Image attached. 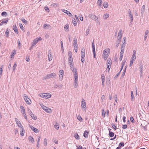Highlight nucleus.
<instances>
[{"label": "nucleus", "instance_id": "obj_12", "mask_svg": "<svg viewBox=\"0 0 149 149\" xmlns=\"http://www.w3.org/2000/svg\"><path fill=\"white\" fill-rule=\"evenodd\" d=\"M146 7L145 5H143L141 9V14L143 15L144 14V12L145 11Z\"/></svg>", "mask_w": 149, "mask_h": 149}, {"label": "nucleus", "instance_id": "obj_17", "mask_svg": "<svg viewBox=\"0 0 149 149\" xmlns=\"http://www.w3.org/2000/svg\"><path fill=\"white\" fill-rule=\"evenodd\" d=\"M20 109L22 114H24L25 113V109L24 107L23 106H20Z\"/></svg>", "mask_w": 149, "mask_h": 149}, {"label": "nucleus", "instance_id": "obj_15", "mask_svg": "<svg viewBox=\"0 0 149 149\" xmlns=\"http://www.w3.org/2000/svg\"><path fill=\"white\" fill-rule=\"evenodd\" d=\"M48 53H49L48 54V59L49 61H51L52 59V55L51 54V52L50 50H49Z\"/></svg>", "mask_w": 149, "mask_h": 149}, {"label": "nucleus", "instance_id": "obj_5", "mask_svg": "<svg viewBox=\"0 0 149 149\" xmlns=\"http://www.w3.org/2000/svg\"><path fill=\"white\" fill-rule=\"evenodd\" d=\"M81 106L82 108L84 110L86 111V102L84 99H82Z\"/></svg>", "mask_w": 149, "mask_h": 149}, {"label": "nucleus", "instance_id": "obj_7", "mask_svg": "<svg viewBox=\"0 0 149 149\" xmlns=\"http://www.w3.org/2000/svg\"><path fill=\"white\" fill-rule=\"evenodd\" d=\"M59 80L60 81H61L63 79V77L64 74V71L63 70H60L59 71Z\"/></svg>", "mask_w": 149, "mask_h": 149}, {"label": "nucleus", "instance_id": "obj_49", "mask_svg": "<svg viewBox=\"0 0 149 149\" xmlns=\"http://www.w3.org/2000/svg\"><path fill=\"white\" fill-rule=\"evenodd\" d=\"M102 114L103 116L104 117L106 114V112L104 110H103L102 111Z\"/></svg>", "mask_w": 149, "mask_h": 149}, {"label": "nucleus", "instance_id": "obj_54", "mask_svg": "<svg viewBox=\"0 0 149 149\" xmlns=\"http://www.w3.org/2000/svg\"><path fill=\"white\" fill-rule=\"evenodd\" d=\"M45 9L47 12H49V8L48 7L46 6L45 7Z\"/></svg>", "mask_w": 149, "mask_h": 149}, {"label": "nucleus", "instance_id": "obj_13", "mask_svg": "<svg viewBox=\"0 0 149 149\" xmlns=\"http://www.w3.org/2000/svg\"><path fill=\"white\" fill-rule=\"evenodd\" d=\"M63 85L60 84H56L54 86V87L57 88H62Z\"/></svg>", "mask_w": 149, "mask_h": 149}, {"label": "nucleus", "instance_id": "obj_48", "mask_svg": "<svg viewBox=\"0 0 149 149\" xmlns=\"http://www.w3.org/2000/svg\"><path fill=\"white\" fill-rule=\"evenodd\" d=\"M17 43L18 44V48L19 49H20L21 48V45L19 39L17 41Z\"/></svg>", "mask_w": 149, "mask_h": 149}, {"label": "nucleus", "instance_id": "obj_42", "mask_svg": "<svg viewBox=\"0 0 149 149\" xmlns=\"http://www.w3.org/2000/svg\"><path fill=\"white\" fill-rule=\"evenodd\" d=\"M54 127L56 129L58 130L59 128V125L56 123V124L54 125Z\"/></svg>", "mask_w": 149, "mask_h": 149}, {"label": "nucleus", "instance_id": "obj_11", "mask_svg": "<svg viewBox=\"0 0 149 149\" xmlns=\"http://www.w3.org/2000/svg\"><path fill=\"white\" fill-rule=\"evenodd\" d=\"M61 11L63 12L66 13L69 16H71L72 15V14L70 13V12L68 10L65 9H61Z\"/></svg>", "mask_w": 149, "mask_h": 149}, {"label": "nucleus", "instance_id": "obj_30", "mask_svg": "<svg viewBox=\"0 0 149 149\" xmlns=\"http://www.w3.org/2000/svg\"><path fill=\"white\" fill-rule=\"evenodd\" d=\"M92 48L93 52H95V46L94 43V41H93L92 43Z\"/></svg>", "mask_w": 149, "mask_h": 149}, {"label": "nucleus", "instance_id": "obj_46", "mask_svg": "<svg viewBox=\"0 0 149 149\" xmlns=\"http://www.w3.org/2000/svg\"><path fill=\"white\" fill-rule=\"evenodd\" d=\"M134 95L132 91H131V101H133V100L134 98Z\"/></svg>", "mask_w": 149, "mask_h": 149}, {"label": "nucleus", "instance_id": "obj_1", "mask_svg": "<svg viewBox=\"0 0 149 149\" xmlns=\"http://www.w3.org/2000/svg\"><path fill=\"white\" fill-rule=\"evenodd\" d=\"M110 52V49L109 48H107L105 49L103 51V56L105 60H106L108 57V54Z\"/></svg>", "mask_w": 149, "mask_h": 149}, {"label": "nucleus", "instance_id": "obj_10", "mask_svg": "<svg viewBox=\"0 0 149 149\" xmlns=\"http://www.w3.org/2000/svg\"><path fill=\"white\" fill-rule=\"evenodd\" d=\"M89 17L92 19L93 20H94L96 22L98 21V18L96 17V16L93 14H90L89 15Z\"/></svg>", "mask_w": 149, "mask_h": 149}, {"label": "nucleus", "instance_id": "obj_21", "mask_svg": "<svg viewBox=\"0 0 149 149\" xmlns=\"http://www.w3.org/2000/svg\"><path fill=\"white\" fill-rule=\"evenodd\" d=\"M29 141H31L32 143H33L34 142V139L31 136H30L29 137Z\"/></svg>", "mask_w": 149, "mask_h": 149}, {"label": "nucleus", "instance_id": "obj_22", "mask_svg": "<svg viewBox=\"0 0 149 149\" xmlns=\"http://www.w3.org/2000/svg\"><path fill=\"white\" fill-rule=\"evenodd\" d=\"M88 132L86 131H85L84 133V136L85 138L88 137Z\"/></svg>", "mask_w": 149, "mask_h": 149}, {"label": "nucleus", "instance_id": "obj_2", "mask_svg": "<svg viewBox=\"0 0 149 149\" xmlns=\"http://www.w3.org/2000/svg\"><path fill=\"white\" fill-rule=\"evenodd\" d=\"M24 99L25 100L26 103L28 104H30L31 103V100L26 95L24 94L23 96Z\"/></svg>", "mask_w": 149, "mask_h": 149}, {"label": "nucleus", "instance_id": "obj_9", "mask_svg": "<svg viewBox=\"0 0 149 149\" xmlns=\"http://www.w3.org/2000/svg\"><path fill=\"white\" fill-rule=\"evenodd\" d=\"M42 39L40 37H39L38 38H36L33 40L32 44L33 45V46H35L38 42V41L41 40Z\"/></svg>", "mask_w": 149, "mask_h": 149}, {"label": "nucleus", "instance_id": "obj_45", "mask_svg": "<svg viewBox=\"0 0 149 149\" xmlns=\"http://www.w3.org/2000/svg\"><path fill=\"white\" fill-rule=\"evenodd\" d=\"M22 21L25 24H26L27 23V21L24 19L23 18L21 19Z\"/></svg>", "mask_w": 149, "mask_h": 149}, {"label": "nucleus", "instance_id": "obj_50", "mask_svg": "<svg viewBox=\"0 0 149 149\" xmlns=\"http://www.w3.org/2000/svg\"><path fill=\"white\" fill-rule=\"evenodd\" d=\"M118 41L117 40L116 44V47H117L119 45L120 42Z\"/></svg>", "mask_w": 149, "mask_h": 149}, {"label": "nucleus", "instance_id": "obj_55", "mask_svg": "<svg viewBox=\"0 0 149 149\" xmlns=\"http://www.w3.org/2000/svg\"><path fill=\"white\" fill-rule=\"evenodd\" d=\"M49 27V25L48 24H45L43 26V27L44 28H48Z\"/></svg>", "mask_w": 149, "mask_h": 149}, {"label": "nucleus", "instance_id": "obj_38", "mask_svg": "<svg viewBox=\"0 0 149 149\" xmlns=\"http://www.w3.org/2000/svg\"><path fill=\"white\" fill-rule=\"evenodd\" d=\"M72 71L74 73V74H77V69L76 68H73V70Z\"/></svg>", "mask_w": 149, "mask_h": 149}, {"label": "nucleus", "instance_id": "obj_20", "mask_svg": "<svg viewBox=\"0 0 149 149\" xmlns=\"http://www.w3.org/2000/svg\"><path fill=\"white\" fill-rule=\"evenodd\" d=\"M24 131V128H22L21 129L20 131V135L21 136H24L25 132Z\"/></svg>", "mask_w": 149, "mask_h": 149}, {"label": "nucleus", "instance_id": "obj_6", "mask_svg": "<svg viewBox=\"0 0 149 149\" xmlns=\"http://www.w3.org/2000/svg\"><path fill=\"white\" fill-rule=\"evenodd\" d=\"M56 74L55 73H53L51 74H47L45 76L46 79H49L50 78H55Z\"/></svg>", "mask_w": 149, "mask_h": 149}, {"label": "nucleus", "instance_id": "obj_36", "mask_svg": "<svg viewBox=\"0 0 149 149\" xmlns=\"http://www.w3.org/2000/svg\"><path fill=\"white\" fill-rule=\"evenodd\" d=\"M124 53V50H121V51L120 53V56L123 57V54Z\"/></svg>", "mask_w": 149, "mask_h": 149}, {"label": "nucleus", "instance_id": "obj_52", "mask_svg": "<svg viewBox=\"0 0 149 149\" xmlns=\"http://www.w3.org/2000/svg\"><path fill=\"white\" fill-rule=\"evenodd\" d=\"M130 120H131V122L132 123H134V118H133V117L131 116L130 117Z\"/></svg>", "mask_w": 149, "mask_h": 149}, {"label": "nucleus", "instance_id": "obj_58", "mask_svg": "<svg viewBox=\"0 0 149 149\" xmlns=\"http://www.w3.org/2000/svg\"><path fill=\"white\" fill-rule=\"evenodd\" d=\"M68 61H69V63H70V62H73V59L72 58H68Z\"/></svg>", "mask_w": 149, "mask_h": 149}, {"label": "nucleus", "instance_id": "obj_14", "mask_svg": "<svg viewBox=\"0 0 149 149\" xmlns=\"http://www.w3.org/2000/svg\"><path fill=\"white\" fill-rule=\"evenodd\" d=\"M85 50L84 49L82 48L81 49V57H84L85 56Z\"/></svg>", "mask_w": 149, "mask_h": 149}, {"label": "nucleus", "instance_id": "obj_28", "mask_svg": "<svg viewBox=\"0 0 149 149\" xmlns=\"http://www.w3.org/2000/svg\"><path fill=\"white\" fill-rule=\"evenodd\" d=\"M74 81H78V74H74Z\"/></svg>", "mask_w": 149, "mask_h": 149}, {"label": "nucleus", "instance_id": "obj_18", "mask_svg": "<svg viewBox=\"0 0 149 149\" xmlns=\"http://www.w3.org/2000/svg\"><path fill=\"white\" fill-rule=\"evenodd\" d=\"M102 0H98L97 1V4L99 7H101L102 6Z\"/></svg>", "mask_w": 149, "mask_h": 149}, {"label": "nucleus", "instance_id": "obj_44", "mask_svg": "<svg viewBox=\"0 0 149 149\" xmlns=\"http://www.w3.org/2000/svg\"><path fill=\"white\" fill-rule=\"evenodd\" d=\"M17 65L16 62H15L13 67V71H15L17 67Z\"/></svg>", "mask_w": 149, "mask_h": 149}, {"label": "nucleus", "instance_id": "obj_23", "mask_svg": "<svg viewBox=\"0 0 149 149\" xmlns=\"http://www.w3.org/2000/svg\"><path fill=\"white\" fill-rule=\"evenodd\" d=\"M103 6L104 8H107L108 7L109 4L107 2H104L103 3Z\"/></svg>", "mask_w": 149, "mask_h": 149}, {"label": "nucleus", "instance_id": "obj_59", "mask_svg": "<svg viewBox=\"0 0 149 149\" xmlns=\"http://www.w3.org/2000/svg\"><path fill=\"white\" fill-rule=\"evenodd\" d=\"M102 80H105V78L104 74H102L101 75Z\"/></svg>", "mask_w": 149, "mask_h": 149}, {"label": "nucleus", "instance_id": "obj_64", "mask_svg": "<svg viewBox=\"0 0 149 149\" xmlns=\"http://www.w3.org/2000/svg\"><path fill=\"white\" fill-rule=\"evenodd\" d=\"M112 126L113 128L115 130H116L117 127L115 125V124H112Z\"/></svg>", "mask_w": 149, "mask_h": 149}, {"label": "nucleus", "instance_id": "obj_40", "mask_svg": "<svg viewBox=\"0 0 149 149\" xmlns=\"http://www.w3.org/2000/svg\"><path fill=\"white\" fill-rule=\"evenodd\" d=\"M73 45L74 48H77V47L78 45L77 42H74L73 43Z\"/></svg>", "mask_w": 149, "mask_h": 149}, {"label": "nucleus", "instance_id": "obj_41", "mask_svg": "<svg viewBox=\"0 0 149 149\" xmlns=\"http://www.w3.org/2000/svg\"><path fill=\"white\" fill-rule=\"evenodd\" d=\"M122 36H120V35H118L117 37V41H118L119 42L120 41V39L121 38Z\"/></svg>", "mask_w": 149, "mask_h": 149}, {"label": "nucleus", "instance_id": "obj_8", "mask_svg": "<svg viewBox=\"0 0 149 149\" xmlns=\"http://www.w3.org/2000/svg\"><path fill=\"white\" fill-rule=\"evenodd\" d=\"M128 16L130 19V22H132L133 20V16L131 10L130 9L128 10Z\"/></svg>", "mask_w": 149, "mask_h": 149}, {"label": "nucleus", "instance_id": "obj_57", "mask_svg": "<svg viewBox=\"0 0 149 149\" xmlns=\"http://www.w3.org/2000/svg\"><path fill=\"white\" fill-rule=\"evenodd\" d=\"M123 34V31L122 30H120L118 32V35H120V36H122Z\"/></svg>", "mask_w": 149, "mask_h": 149}, {"label": "nucleus", "instance_id": "obj_32", "mask_svg": "<svg viewBox=\"0 0 149 149\" xmlns=\"http://www.w3.org/2000/svg\"><path fill=\"white\" fill-rule=\"evenodd\" d=\"M136 58V56H135L134 55H133L131 58L130 61H133L134 62Z\"/></svg>", "mask_w": 149, "mask_h": 149}, {"label": "nucleus", "instance_id": "obj_4", "mask_svg": "<svg viewBox=\"0 0 149 149\" xmlns=\"http://www.w3.org/2000/svg\"><path fill=\"white\" fill-rule=\"evenodd\" d=\"M41 107L43 110L47 113H50L52 112V110L46 107L44 105H42Z\"/></svg>", "mask_w": 149, "mask_h": 149}, {"label": "nucleus", "instance_id": "obj_35", "mask_svg": "<svg viewBox=\"0 0 149 149\" xmlns=\"http://www.w3.org/2000/svg\"><path fill=\"white\" fill-rule=\"evenodd\" d=\"M30 115L31 116V117L34 120H36L37 119L36 116H34V115L33 113H32L31 115Z\"/></svg>", "mask_w": 149, "mask_h": 149}, {"label": "nucleus", "instance_id": "obj_47", "mask_svg": "<svg viewBox=\"0 0 149 149\" xmlns=\"http://www.w3.org/2000/svg\"><path fill=\"white\" fill-rule=\"evenodd\" d=\"M18 126L19 127L21 128V129L23 128V126L22 125V124L20 122L17 124Z\"/></svg>", "mask_w": 149, "mask_h": 149}, {"label": "nucleus", "instance_id": "obj_43", "mask_svg": "<svg viewBox=\"0 0 149 149\" xmlns=\"http://www.w3.org/2000/svg\"><path fill=\"white\" fill-rule=\"evenodd\" d=\"M44 144L45 146H46L47 145V140L46 138H45L44 140Z\"/></svg>", "mask_w": 149, "mask_h": 149}, {"label": "nucleus", "instance_id": "obj_34", "mask_svg": "<svg viewBox=\"0 0 149 149\" xmlns=\"http://www.w3.org/2000/svg\"><path fill=\"white\" fill-rule=\"evenodd\" d=\"M109 135L110 137H113L114 135V134L113 132H109Z\"/></svg>", "mask_w": 149, "mask_h": 149}, {"label": "nucleus", "instance_id": "obj_63", "mask_svg": "<svg viewBox=\"0 0 149 149\" xmlns=\"http://www.w3.org/2000/svg\"><path fill=\"white\" fill-rule=\"evenodd\" d=\"M15 120L16 123L17 124L20 122L19 120L16 118H15Z\"/></svg>", "mask_w": 149, "mask_h": 149}, {"label": "nucleus", "instance_id": "obj_53", "mask_svg": "<svg viewBox=\"0 0 149 149\" xmlns=\"http://www.w3.org/2000/svg\"><path fill=\"white\" fill-rule=\"evenodd\" d=\"M124 146V144L123 142H120L119 144V146L120 147L121 146Z\"/></svg>", "mask_w": 149, "mask_h": 149}, {"label": "nucleus", "instance_id": "obj_39", "mask_svg": "<svg viewBox=\"0 0 149 149\" xmlns=\"http://www.w3.org/2000/svg\"><path fill=\"white\" fill-rule=\"evenodd\" d=\"M111 60H108L107 63V66L109 65V66H111Z\"/></svg>", "mask_w": 149, "mask_h": 149}, {"label": "nucleus", "instance_id": "obj_29", "mask_svg": "<svg viewBox=\"0 0 149 149\" xmlns=\"http://www.w3.org/2000/svg\"><path fill=\"white\" fill-rule=\"evenodd\" d=\"M148 30H147L145 33V36H144V40H146L148 34Z\"/></svg>", "mask_w": 149, "mask_h": 149}, {"label": "nucleus", "instance_id": "obj_37", "mask_svg": "<svg viewBox=\"0 0 149 149\" xmlns=\"http://www.w3.org/2000/svg\"><path fill=\"white\" fill-rule=\"evenodd\" d=\"M77 119L79 121H81L83 120V119L82 117L79 115L77 117Z\"/></svg>", "mask_w": 149, "mask_h": 149}, {"label": "nucleus", "instance_id": "obj_56", "mask_svg": "<svg viewBox=\"0 0 149 149\" xmlns=\"http://www.w3.org/2000/svg\"><path fill=\"white\" fill-rule=\"evenodd\" d=\"M7 14V13L6 12H3L2 13L1 15L2 16H6Z\"/></svg>", "mask_w": 149, "mask_h": 149}, {"label": "nucleus", "instance_id": "obj_24", "mask_svg": "<svg viewBox=\"0 0 149 149\" xmlns=\"http://www.w3.org/2000/svg\"><path fill=\"white\" fill-rule=\"evenodd\" d=\"M16 54V51L14 49L13 51V52L12 53L10 57L11 58H13L14 55Z\"/></svg>", "mask_w": 149, "mask_h": 149}, {"label": "nucleus", "instance_id": "obj_33", "mask_svg": "<svg viewBox=\"0 0 149 149\" xmlns=\"http://www.w3.org/2000/svg\"><path fill=\"white\" fill-rule=\"evenodd\" d=\"M72 24L74 26H75L77 25V22L76 20L75 19H74L72 20Z\"/></svg>", "mask_w": 149, "mask_h": 149}, {"label": "nucleus", "instance_id": "obj_62", "mask_svg": "<svg viewBox=\"0 0 149 149\" xmlns=\"http://www.w3.org/2000/svg\"><path fill=\"white\" fill-rule=\"evenodd\" d=\"M89 31L90 29H87L86 34V36H87L89 34Z\"/></svg>", "mask_w": 149, "mask_h": 149}, {"label": "nucleus", "instance_id": "obj_26", "mask_svg": "<svg viewBox=\"0 0 149 149\" xmlns=\"http://www.w3.org/2000/svg\"><path fill=\"white\" fill-rule=\"evenodd\" d=\"M8 22V20L6 19L5 20V21H3L1 22L0 23V25H2L4 24H7Z\"/></svg>", "mask_w": 149, "mask_h": 149}, {"label": "nucleus", "instance_id": "obj_60", "mask_svg": "<svg viewBox=\"0 0 149 149\" xmlns=\"http://www.w3.org/2000/svg\"><path fill=\"white\" fill-rule=\"evenodd\" d=\"M105 99V96L104 95L102 96L101 97L102 102H103L104 101Z\"/></svg>", "mask_w": 149, "mask_h": 149}, {"label": "nucleus", "instance_id": "obj_27", "mask_svg": "<svg viewBox=\"0 0 149 149\" xmlns=\"http://www.w3.org/2000/svg\"><path fill=\"white\" fill-rule=\"evenodd\" d=\"M125 42H123L122 43L121 45V50H124V48L125 47Z\"/></svg>", "mask_w": 149, "mask_h": 149}, {"label": "nucleus", "instance_id": "obj_3", "mask_svg": "<svg viewBox=\"0 0 149 149\" xmlns=\"http://www.w3.org/2000/svg\"><path fill=\"white\" fill-rule=\"evenodd\" d=\"M39 96L43 98L48 99L51 97V95L50 94L47 93L40 94H39Z\"/></svg>", "mask_w": 149, "mask_h": 149}, {"label": "nucleus", "instance_id": "obj_31", "mask_svg": "<svg viewBox=\"0 0 149 149\" xmlns=\"http://www.w3.org/2000/svg\"><path fill=\"white\" fill-rule=\"evenodd\" d=\"M77 81H74V87L75 88H76L78 85V83H77Z\"/></svg>", "mask_w": 149, "mask_h": 149}, {"label": "nucleus", "instance_id": "obj_51", "mask_svg": "<svg viewBox=\"0 0 149 149\" xmlns=\"http://www.w3.org/2000/svg\"><path fill=\"white\" fill-rule=\"evenodd\" d=\"M9 31L8 29H7L6 31V35L7 37H8V34Z\"/></svg>", "mask_w": 149, "mask_h": 149}, {"label": "nucleus", "instance_id": "obj_61", "mask_svg": "<svg viewBox=\"0 0 149 149\" xmlns=\"http://www.w3.org/2000/svg\"><path fill=\"white\" fill-rule=\"evenodd\" d=\"M114 99L116 102H117V97L116 95H114Z\"/></svg>", "mask_w": 149, "mask_h": 149}, {"label": "nucleus", "instance_id": "obj_25", "mask_svg": "<svg viewBox=\"0 0 149 149\" xmlns=\"http://www.w3.org/2000/svg\"><path fill=\"white\" fill-rule=\"evenodd\" d=\"M74 136L76 139L79 140V137L77 133H76L74 134Z\"/></svg>", "mask_w": 149, "mask_h": 149}, {"label": "nucleus", "instance_id": "obj_19", "mask_svg": "<svg viewBox=\"0 0 149 149\" xmlns=\"http://www.w3.org/2000/svg\"><path fill=\"white\" fill-rule=\"evenodd\" d=\"M31 128L32 130H33V131L34 132H35L36 133H37L38 132H39L37 128H34L32 126L31 127Z\"/></svg>", "mask_w": 149, "mask_h": 149}, {"label": "nucleus", "instance_id": "obj_16", "mask_svg": "<svg viewBox=\"0 0 149 149\" xmlns=\"http://www.w3.org/2000/svg\"><path fill=\"white\" fill-rule=\"evenodd\" d=\"M109 15L108 13L104 14L103 16V18L104 19H106L107 18H109Z\"/></svg>", "mask_w": 149, "mask_h": 149}]
</instances>
